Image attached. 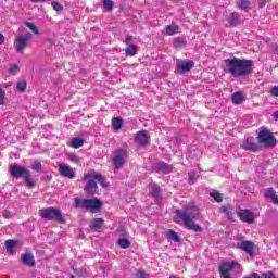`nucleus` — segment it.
Returning <instances> with one entry per match:
<instances>
[{
	"mask_svg": "<svg viewBox=\"0 0 278 278\" xmlns=\"http://www.w3.org/2000/svg\"><path fill=\"white\" fill-rule=\"evenodd\" d=\"M237 249L244 251V253H247L251 257H255V243L253 241H239L237 243Z\"/></svg>",
	"mask_w": 278,
	"mask_h": 278,
	"instance_id": "obj_12",
	"label": "nucleus"
},
{
	"mask_svg": "<svg viewBox=\"0 0 278 278\" xmlns=\"http://www.w3.org/2000/svg\"><path fill=\"white\" fill-rule=\"evenodd\" d=\"M117 244L121 249H129L131 247V241L127 238H121L117 240Z\"/></svg>",
	"mask_w": 278,
	"mask_h": 278,
	"instance_id": "obj_29",
	"label": "nucleus"
},
{
	"mask_svg": "<svg viewBox=\"0 0 278 278\" xmlns=\"http://www.w3.org/2000/svg\"><path fill=\"white\" fill-rule=\"evenodd\" d=\"M103 7L104 10H108V12H112V8H114V2H112V0H103Z\"/></svg>",
	"mask_w": 278,
	"mask_h": 278,
	"instance_id": "obj_36",
	"label": "nucleus"
},
{
	"mask_svg": "<svg viewBox=\"0 0 278 278\" xmlns=\"http://www.w3.org/2000/svg\"><path fill=\"white\" fill-rule=\"evenodd\" d=\"M257 140L260 144H264V147L273 148L277 147V139L273 136V132L266 128H262L258 132Z\"/></svg>",
	"mask_w": 278,
	"mask_h": 278,
	"instance_id": "obj_7",
	"label": "nucleus"
},
{
	"mask_svg": "<svg viewBox=\"0 0 278 278\" xmlns=\"http://www.w3.org/2000/svg\"><path fill=\"white\" fill-rule=\"evenodd\" d=\"M131 40H134V37L131 36L126 37V42H131Z\"/></svg>",
	"mask_w": 278,
	"mask_h": 278,
	"instance_id": "obj_52",
	"label": "nucleus"
},
{
	"mask_svg": "<svg viewBox=\"0 0 278 278\" xmlns=\"http://www.w3.org/2000/svg\"><path fill=\"white\" fill-rule=\"evenodd\" d=\"M20 72H21V68L17 65H10V67H9L10 75H16Z\"/></svg>",
	"mask_w": 278,
	"mask_h": 278,
	"instance_id": "obj_39",
	"label": "nucleus"
},
{
	"mask_svg": "<svg viewBox=\"0 0 278 278\" xmlns=\"http://www.w3.org/2000/svg\"><path fill=\"white\" fill-rule=\"evenodd\" d=\"M3 103H5V91L0 87V105H3Z\"/></svg>",
	"mask_w": 278,
	"mask_h": 278,
	"instance_id": "obj_43",
	"label": "nucleus"
},
{
	"mask_svg": "<svg viewBox=\"0 0 278 278\" xmlns=\"http://www.w3.org/2000/svg\"><path fill=\"white\" fill-rule=\"evenodd\" d=\"M135 142L140 147H147L149 144V134L147 130H139L135 136Z\"/></svg>",
	"mask_w": 278,
	"mask_h": 278,
	"instance_id": "obj_16",
	"label": "nucleus"
},
{
	"mask_svg": "<svg viewBox=\"0 0 278 278\" xmlns=\"http://www.w3.org/2000/svg\"><path fill=\"white\" fill-rule=\"evenodd\" d=\"M176 216L182 220L187 229H190L195 233H203V228L194 223V220L201 216L199 207L194 205L185 206L182 210L176 211Z\"/></svg>",
	"mask_w": 278,
	"mask_h": 278,
	"instance_id": "obj_2",
	"label": "nucleus"
},
{
	"mask_svg": "<svg viewBox=\"0 0 278 278\" xmlns=\"http://www.w3.org/2000/svg\"><path fill=\"white\" fill-rule=\"evenodd\" d=\"M129 157V150L127 147L117 148L113 152L112 163L116 170H121L123 166L127 163V159Z\"/></svg>",
	"mask_w": 278,
	"mask_h": 278,
	"instance_id": "obj_6",
	"label": "nucleus"
},
{
	"mask_svg": "<svg viewBox=\"0 0 278 278\" xmlns=\"http://www.w3.org/2000/svg\"><path fill=\"white\" fill-rule=\"evenodd\" d=\"M231 101L233 105H242L247 101V96L240 91L232 93Z\"/></svg>",
	"mask_w": 278,
	"mask_h": 278,
	"instance_id": "obj_20",
	"label": "nucleus"
},
{
	"mask_svg": "<svg viewBox=\"0 0 278 278\" xmlns=\"http://www.w3.org/2000/svg\"><path fill=\"white\" fill-rule=\"evenodd\" d=\"M173 45L175 49H184L188 45V41L184 37H177L173 40Z\"/></svg>",
	"mask_w": 278,
	"mask_h": 278,
	"instance_id": "obj_24",
	"label": "nucleus"
},
{
	"mask_svg": "<svg viewBox=\"0 0 278 278\" xmlns=\"http://www.w3.org/2000/svg\"><path fill=\"white\" fill-rule=\"evenodd\" d=\"M156 173H163V175H168V173H173V166L165 162H160L155 165Z\"/></svg>",
	"mask_w": 278,
	"mask_h": 278,
	"instance_id": "obj_19",
	"label": "nucleus"
},
{
	"mask_svg": "<svg viewBox=\"0 0 278 278\" xmlns=\"http://www.w3.org/2000/svg\"><path fill=\"white\" fill-rule=\"evenodd\" d=\"M237 8H239V10H241L242 12H249V10H253L251 1L249 0H238Z\"/></svg>",
	"mask_w": 278,
	"mask_h": 278,
	"instance_id": "obj_22",
	"label": "nucleus"
},
{
	"mask_svg": "<svg viewBox=\"0 0 278 278\" xmlns=\"http://www.w3.org/2000/svg\"><path fill=\"white\" fill-rule=\"evenodd\" d=\"M264 5H266V1L265 0H258V7L264 8Z\"/></svg>",
	"mask_w": 278,
	"mask_h": 278,
	"instance_id": "obj_48",
	"label": "nucleus"
},
{
	"mask_svg": "<svg viewBox=\"0 0 278 278\" xmlns=\"http://www.w3.org/2000/svg\"><path fill=\"white\" fill-rule=\"evenodd\" d=\"M166 237L168 238V240H172L173 242H181L179 235H177V232H175L174 230H168Z\"/></svg>",
	"mask_w": 278,
	"mask_h": 278,
	"instance_id": "obj_32",
	"label": "nucleus"
},
{
	"mask_svg": "<svg viewBox=\"0 0 278 278\" xmlns=\"http://www.w3.org/2000/svg\"><path fill=\"white\" fill-rule=\"evenodd\" d=\"M273 116H274V118H275L276 121H278V111H275L274 114H273Z\"/></svg>",
	"mask_w": 278,
	"mask_h": 278,
	"instance_id": "obj_53",
	"label": "nucleus"
},
{
	"mask_svg": "<svg viewBox=\"0 0 278 278\" xmlns=\"http://www.w3.org/2000/svg\"><path fill=\"white\" fill-rule=\"evenodd\" d=\"M264 197L265 199H270L275 203V205H278V195L275 192V189L273 188H267L264 190Z\"/></svg>",
	"mask_w": 278,
	"mask_h": 278,
	"instance_id": "obj_21",
	"label": "nucleus"
},
{
	"mask_svg": "<svg viewBox=\"0 0 278 278\" xmlns=\"http://www.w3.org/2000/svg\"><path fill=\"white\" fill-rule=\"evenodd\" d=\"M70 147H72V149H79L80 147H84V139L77 137L73 138L70 142Z\"/></svg>",
	"mask_w": 278,
	"mask_h": 278,
	"instance_id": "obj_28",
	"label": "nucleus"
},
{
	"mask_svg": "<svg viewBox=\"0 0 278 278\" xmlns=\"http://www.w3.org/2000/svg\"><path fill=\"white\" fill-rule=\"evenodd\" d=\"M210 194H211V197L214 198V201H216L217 203L223 202V194H220L218 192H211Z\"/></svg>",
	"mask_w": 278,
	"mask_h": 278,
	"instance_id": "obj_40",
	"label": "nucleus"
},
{
	"mask_svg": "<svg viewBox=\"0 0 278 278\" xmlns=\"http://www.w3.org/2000/svg\"><path fill=\"white\" fill-rule=\"evenodd\" d=\"M3 42H5V37L3 34H0V45H3Z\"/></svg>",
	"mask_w": 278,
	"mask_h": 278,
	"instance_id": "obj_50",
	"label": "nucleus"
},
{
	"mask_svg": "<svg viewBox=\"0 0 278 278\" xmlns=\"http://www.w3.org/2000/svg\"><path fill=\"white\" fill-rule=\"evenodd\" d=\"M178 31H179V26L168 25L165 27L166 36H175V34H178Z\"/></svg>",
	"mask_w": 278,
	"mask_h": 278,
	"instance_id": "obj_30",
	"label": "nucleus"
},
{
	"mask_svg": "<svg viewBox=\"0 0 278 278\" xmlns=\"http://www.w3.org/2000/svg\"><path fill=\"white\" fill-rule=\"evenodd\" d=\"M224 71L235 79H240V77H248L253 73L254 62L253 60L232 58L224 60Z\"/></svg>",
	"mask_w": 278,
	"mask_h": 278,
	"instance_id": "obj_1",
	"label": "nucleus"
},
{
	"mask_svg": "<svg viewBox=\"0 0 278 278\" xmlns=\"http://www.w3.org/2000/svg\"><path fill=\"white\" fill-rule=\"evenodd\" d=\"M104 223H105V219L103 218H94L90 224V229H93L97 231L98 229H101V227H103Z\"/></svg>",
	"mask_w": 278,
	"mask_h": 278,
	"instance_id": "obj_26",
	"label": "nucleus"
},
{
	"mask_svg": "<svg viewBox=\"0 0 278 278\" xmlns=\"http://www.w3.org/2000/svg\"><path fill=\"white\" fill-rule=\"evenodd\" d=\"M262 276H260V274L257 273H253L250 275V278H261Z\"/></svg>",
	"mask_w": 278,
	"mask_h": 278,
	"instance_id": "obj_49",
	"label": "nucleus"
},
{
	"mask_svg": "<svg viewBox=\"0 0 278 278\" xmlns=\"http://www.w3.org/2000/svg\"><path fill=\"white\" fill-rule=\"evenodd\" d=\"M33 170H35V173H41L42 172V163L35 161L31 165Z\"/></svg>",
	"mask_w": 278,
	"mask_h": 278,
	"instance_id": "obj_35",
	"label": "nucleus"
},
{
	"mask_svg": "<svg viewBox=\"0 0 278 278\" xmlns=\"http://www.w3.org/2000/svg\"><path fill=\"white\" fill-rule=\"evenodd\" d=\"M194 66V61L192 60H177L176 62V71L178 75H186V73H190Z\"/></svg>",
	"mask_w": 278,
	"mask_h": 278,
	"instance_id": "obj_9",
	"label": "nucleus"
},
{
	"mask_svg": "<svg viewBox=\"0 0 278 278\" xmlns=\"http://www.w3.org/2000/svg\"><path fill=\"white\" fill-rule=\"evenodd\" d=\"M150 194L154 199H160V197H162V189L159 186H154L152 187Z\"/></svg>",
	"mask_w": 278,
	"mask_h": 278,
	"instance_id": "obj_34",
	"label": "nucleus"
},
{
	"mask_svg": "<svg viewBox=\"0 0 278 278\" xmlns=\"http://www.w3.org/2000/svg\"><path fill=\"white\" fill-rule=\"evenodd\" d=\"M235 268H240V264L236 262L223 263L219 266V273L220 275H229V273H231V270H233Z\"/></svg>",
	"mask_w": 278,
	"mask_h": 278,
	"instance_id": "obj_18",
	"label": "nucleus"
},
{
	"mask_svg": "<svg viewBox=\"0 0 278 278\" xmlns=\"http://www.w3.org/2000/svg\"><path fill=\"white\" fill-rule=\"evenodd\" d=\"M39 216L45 220H55V223H60V225L66 223L64 215H62V211L53 206L39 210Z\"/></svg>",
	"mask_w": 278,
	"mask_h": 278,
	"instance_id": "obj_5",
	"label": "nucleus"
},
{
	"mask_svg": "<svg viewBox=\"0 0 278 278\" xmlns=\"http://www.w3.org/2000/svg\"><path fill=\"white\" fill-rule=\"evenodd\" d=\"M136 53H138V47L136 45H131L126 48V55L128 58H134V55H136Z\"/></svg>",
	"mask_w": 278,
	"mask_h": 278,
	"instance_id": "obj_33",
	"label": "nucleus"
},
{
	"mask_svg": "<svg viewBox=\"0 0 278 278\" xmlns=\"http://www.w3.org/2000/svg\"><path fill=\"white\" fill-rule=\"evenodd\" d=\"M261 278H275V274L273 271L263 273Z\"/></svg>",
	"mask_w": 278,
	"mask_h": 278,
	"instance_id": "obj_44",
	"label": "nucleus"
},
{
	"mask_svg": "<svg viewBox=\"0 0 278 278\" xmlns=\"http://www.w3.org/2000/svg\"><path fill=\"white\" fill-rule=\"evenodd\" d=\"M76 208L81 210H88V212H91L92 214H97L98 212H101V208L103 207V202L101 200L94 198V199H81L77 198L75 202Z\"/></svg>",
	"mask_w": 278,
	"mask_h": 278,
	"instance_id": "obj_4",
	"label": "nucleus"
},
{
	"mask_svg": "<svg viewBox=\"0 0 278 278\" xmlns=\"http://www.w3.org/2000/svg\"><path fill=\"white\" fill-rule=\"evenodd\" d=\"M59 173L61 177H66L67 179H75V172L73 167L64 163H59Z\"/></svg>",
	"mask_w": 278,
	"mask_h": 278,
	"instance_id": "obj_13",
	"label": "nucleus"
},
{
	"mask_svg": "<svg viewBox=\"0 0 278 278\" xmlns=\"http://www.w3.org/2000/svg\"><path fill=\"white\" fill-rule=\"evenodd\" d=\"M51 5L55 12H62L64 10V5L60 4V2H52Z\"/></svg>",
	"mask_w": 278,
	"mask_h": 278,
	"instance_id": "obj_42",
	"label": "nucleus"
},
{
	"mask_svg": "<svg viewBox=\"0 0 278 278\" xmlns=\"http://www.w3.org/2000/svg\"><path fill=\"white\" fill-rule=\"evenodd\" d=\"M71 278H75V277L72 275Z\"/></svg>",
	"mask_w": 278,
	"mask_h": 278,
	"instance_id": "obj_54",
	"label": "nucleus"
},
{
	"mask_svg": "<svg viewBox=\"0 0 278 278\" xmlns=\"http://www.w3.org/2000/svg\"><path fill=\"white\" fill-rule=\"evenodd\" d=\"M31 38H34V35H31V33H27L25 35H21L15 39V49L17 53H23L25 47H27V45H29V42L31 41Z\"/></svg>",
	"mask_w": 278,
	"mask_h": 278,
	"instance_id": "obj_8",
	"label": "nucleus"
},
{
	"mask_svg": "<svg viewBox=\"0 0 278 278\" xmlns=\"http://www.w3.org/2000/svg\"><path fill=\"white\" fill-rule=\"evenodd\" d=\"M228 23L230 27H238V24L240 23V14L233 12L228 17Z\"/></svg>",
	"mask_w": 278,
	"mask_h": 278,
	"instance_id": "obj_23",
	"label": "nucleus"
},
{
	"mask_svg": "<svg viewBox=\"0 0 278 278\" xmlns=\"http://www.w3.org/2000/svg\"><path fill=\"white\" fill-rule=\"evenodd\" d=\"M188 177H189L190 181H192L197 177V174L194 172H190L188 174Z\"/></svg>",
	"mask_w": 278,
	"mask_h": 278,
	"instance_id": "obj_47",
	"label": "nucleus"
},
{
	"mask_svg": "<svg viewBox=\"0 0 278 278\" xmlns=\"http://www.w3.org/2000/svg\"><path fill=\"white\" fill-rule=\"evenodd\" d=\"M8 214H10L8 211H3L2 216H3L4 218H9V215H8Z\"/></svg>",
	"mask_w": 278,
	"mask_h": 278,
	"instance_id": "obj_51",
	"label": "nucleus"
},
{
	"mask_svg": "<svg viewBox=\"0 0 278 278\" xmlns=\"http://www.w3.org/2000/svg\"><path fill=\"white\" fill-rule=\"evenodd\" d=\"M21 262L24 266H28V268H34L36 266V258L34 257V253L26 252L21 255Z\"/></svg>",
	"mask_w": 278,
	"mask_h": 278,
	"instance_id": "obj_17",
	"label": "nucleus"
},
{
	"mask_svg": "<svg viewBox=\"0 0 278 278\" xmlns=\"http://www.w3.org/2000/svg\"><path fill=\"white\" fill-rule=\"evenodd\" d=\"M24 25L26 27H29L36 35L40 34V30L38 29V26L34 25V23L25 22Z\"/></svg>",
	"mask_w": 278,
	"mask_h": 278,
	"instance_id": "obj_37",
	"label": "nucleus"
},
{
	"mask_svg": "<svg viewBox=\"0 0 278 278\" xmlns=\"http://www.w3.org/2000/svg\"><path fill=\"white\" fill-rule=\"evenodd\" d=\"M137 277H138V278H149V274H147V273H144V271H139V273L137 274Z\"/></svg>",
	"mask_w": 278,
	"mask_h": 278,
	"instance_id": "obj_46",
	"label": "nucleus"
},
{
	"mask_svg": "<svg viewBox=\"0 0 278 278\" xmlns=\"http://www.w3.org/2000/svg\"><path fill=\"white\" fill-rule=\"evenodd\" d=\"M112 127L113 129H115L116 131H118V129L123 128V118L121 117H114L112 119Z\"/></svg>",
	"mask_w": 278,
	"mask_h": 278,
	"instance_id": "obj_31",
	"label": "nucleus"
},
{
	"mask_svg": "<svg viewBox=\"0 0 278 278\" xmlns=\"http://www.w3.org/2000/svg\"><path fill=\"white\" fill-rule=\"evenodd\" d=\"M220 212H223V214H226L229 220H233V206H231L230 204L223 205L220 207Z\"/></svg>",
	"mask_w": 278,
	"mask_h": 278,
	"instance_id": "obj_25",
	"label": "nucleus"
},
{
	"mask_svg": "<svg viewBox=\"0 0 278 278\" xmlns=\"http://www.w3.org/2000/svg\"><path fill=\"white\" fill-rule=\"evenodd\" d=\"M9 173L13 179H24L27 188H36V182L31 178V172L27 167L13 163L9 166Z\"/></svg>",
	"mask_w": 278,
	"mask_h": 278,
	"instance_id": "obj_3",
	"label": "nucleus"
},
{
	"mask_svg": "<svg viewBox=\"0 0 278 278\" xmlns=\"http://www.w3.org/2000/svg\"><path fill=\"white\" fill-rule=\"evenodd\" d=\"M17 90L20 92H25V90H27V83L26 81H18L17 83Z\"/></svg>",
	"mask_w": 278,
	"mask_h": 278,
	"instance_id": "obj_41",
	"label": "nucleus"
},
{
	"mask_svg": "<svg viewBox=\"0 0 278 278\" xmlns=\"http://www.w3.org/2000/svg\"><path fill=\"white\" fill-rule=\"evenodd\" d=\"M4 244H5L7 253H9V255H14L15 253L14 247H16L17 242L14 240H7Z\"/></svg>",
	"mask_w": 278,
	"mask_h": 278,
	"instance_id": "obj_27",
	"label": "nucleus"
},
{
	"mask_svg": "<svg viewBox=\"0 0 278 278\" xmlns=\"http://www.w3.org/2000/svg\"><path fill=\"white\" fill-rule=\"evenodd\" d=\"M67 160H70V162H73L74 164H79V156H77V154L75 153H70L66 155Z\"/></svg>",
	"mask_w": 278,
	"mask_h": 278,
	"instance_id": "obj_38",
	"label": "nucleus"
},
{
	"mask_svg": "<svg viewBox=\"0 0 278 278\" xmlns=\"http://www.w3.org/2000/svg\"><path fill=\"white\" fill-rule=\"evenodd\" d=\"M83 181H87L84 190L88 197H94L97 194V190L99 189V186L97 185V181L94 179H84Z\"/></svg>",
	"mask_w": 278,
	"mask_h": 278,
	"instance_id": "obj_14",
	"label": "nucleus"
},
{
	"mask_svg": "<svg viewBox=\"0 0 278 278\" xmlns=\"http://www.w3.org/2000/svg\"><path fill=\"white\" fill-rule=\"evenodd\" d=\"M238 216L242 223H248L249 225H253V223H255V214L249 210H241L238 213Z\"/></svg>",
	"mask_w": 278,
	"mask_h": 278,
	"instance_id": "obj_15",
	"label": "nucleus"
},
{
	"mask_svg": "<svg viewBox=\"0 0 278 278\" xmlns=\"http://www.w3.org/2000/svg\"><path fill=\"white\" fill-rule=\"evenodd\" d=\"M84 179H94L96 181H98V184H100V186H102V188H108V182L105 181V178L94 169L85 173Z\"/></svg>",
	"mask_w": 278,
	"mask_h": 278,
	"instance_id": "obj_11",
	"label": "nucleus"
},
{
	"mask_svg": "<svg viewBox=\"0 0 278 278\" xmlns=\"http://www.w3.org/2000/svg\"><path fill=\"white\" fill-rule=\"evenodd\" d=\"M241 148H243L244 151H251L252 153H257V151H262V147L255 143V138L253 137L245 138L241 143Z\"/></svg>",
	"mask_w": 278,
	"mask_h": 278,
	"instance_id": "obj_10",
	"label": "nucleus"
},
{
	"mask_svg": "<svg viewBox=\"0 0 278 278\" xmlns=\"http://www.w3.org/2000/svg\"><path fill=\"white\" fill-rule=\"evenodd\" d=\"M271 97H278V86H274L270 91Z\"/></svg>",
	"mask_w": 278,
	"mask_h": 278,
	"instance_id": "obj_45",
	"label": "nucleus"
}]
</instances>
